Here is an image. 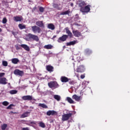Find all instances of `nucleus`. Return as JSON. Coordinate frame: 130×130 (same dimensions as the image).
I'll return each instance as SVG.
<instances>
[{"mask_svg": "<svg viewBox=\"0 0 130 130\" xmlns=\"http://www.w3.org/2000/svg\"><path fill=\"white\" fill-rule=\"evenodd\" d=\"M30 112H25V113H23V114L21 116V118H24L25 117H27L30 115Z\"/></svg>", "mask_w": 130, "mask_h": 130, "instance_id": "a211bd4d", "label": "nucleus"}, {"mask_svg": "<svg viewBox=\"0 0 130 130\" xmlns=\"http://www.w3.org/2000/svg\"><path fill=\"white\" fill-rule=\"evenodd\" d=\"M2 104L5 106H7L9 105V103H8V102L5 101L2 103Z\"/></svg>", "mask_w": 130, "mask_h": 130, "instance_id": "58836bf2", "label": "nucleus"}, {"mask_svg": "<svg viewBox=\"0 0 130 130\" xmlns=\"http://www.w3.org/2000/svg\"><path fill=\"white\" fill-rule=\"evenodd\" d=\"M18 92L17 90H15L13 89L12 90H10V93L11 94H16Z\"/></svg>", "mask_w": 130, "mask_h": 130, "instance_id": "f704fd0d", "label": "nucleus"}, {"mask_svg": "<svg viewBox=\"0 0 130 130\" xmlns=\"http://www.w3.org/2000/svg\"><path fill=\"white\" fill-rule=\"evenodd\" d=\"M7 81L8 79L6 77L0 78V84L6 85L8 83Z\"/></svg>", "mask_w": 130, "mask_h": 130, "instance_id": "ddd939ff", "label": "nucleus"}, {"mask_svg": "<svg viewBox=\"0 0 130 130\" xmlns=\"http://www.w3.org/2000/svg\"><path fill=\"white\" fill-rule=\"evenodd\" d=\"M72 33H73V35L75 37L79 38L82 37V33L78 30H72Z\"/></svg>", "mask_w": 130, "mask_h": 130, "instance_id": "6e6552de", "label": "nucleus"}, {"mask_svg": "<svg viewBox=\"0 0 130 130\" xmlns=\"http://www.w3.org/2000/svg\"><path fill=\"white\" fill-rule=\"evenodd\" d=\"M85 71V67L83 65H80L76 69V72L78 73H83Z\"/></svg>", "mask_w": 130, "mask_h": 130, "instance_id": "1a4fd4ad", "label": "nucleus"}, {"mask_svg": "<svg viewBox=\"0 0 130 130\" xmlns=\"http://www.w3.org/2000/svg\"><path fill=\"white\" fill-rule=\"evenodd\" d=\"M90 7H91V6L90 5H88L85 6V7L80 8V12H81L82 13H88L90 11Z\"/></svg>", "mask_w": 130, "mask_h": 130, "instance_id": "20e7f679", "label": "nucleus"}, {"mask_svg": "<svg viewBox=\"0 0 130 130\" xmlns=\"http://www.w3.org/2000/svg\"><path fill=\"white\" fill-rule=\"evenodd\" d=\"M8 125L7 124H4L1 126V128L2 130H6V128L7 127Z\"/></svg>", "mask_w": 130, "mask_h": 130, "instance_id": "72a5a7b5", "label": "nucleus"}, {"mask_svg": "<svg viewBox=\"0 0 130 130\" xmlns=\"http://www.w3.org/2000/svg\"><path fill=\"white\" fill-rule=\"evenodd\" d=\"M39 106L44 109H48V107L45 104H39Z\"/></svg>", "mask_w": 130, "mask_h": 130, "instance_id": "c756f323", "label": "nucleus"}, {"mask_svg": "<svg viewBox=\"0 0 130 130\" xmlns=\"http://www.w3.org/2000/svg\"><path fill=\"white\" fill-rule=\"evenodd\" d=\"M22 130H29L28 127L23 128Z\"/></svg>", "mask_w": 130, "mask_h": 130, "instance_id": "09e8293b", "label": "nucleus"}, {"mask_svg": "<svg viewBox=\"0 0 130 130\" xmlns=\"http://www.w3.org/2000/svg\"><path fill=\"white\" fill-rule=\"evenodd\" d=\"M26 124L30 126H32V125L36 124V122L34 121H31L30 120V121H26Z\"/></svg>", "mask_w": 130, "mask_h": 130, "instance_id": "4be33fe9", "label": "nucleus"}, {"mask_svg": "<svg viewBox=\"0 0 130 130\" xmlns=\"http://www.w3.org/2000/svg\"><path fill=\"white\" fill-rule=\"evenodd\" d=\"M19 62V60L17 58L12 59V62L15 64H17Z\"/></svg>", "mask_w": 130, "mask_h": 130, "instance_id": "5701e85b", "label": "nucleus"}, {"mask_svg": "<svg viewBox=\"0 0 130 130\" xmlns=\"http://www.w3.org/2000/svg\"><path fill=\"white\" fill-rule=\"evenodd\" d=\"M39 124V126L42 128H45L46 127V125L45 124V123L42 122H40Z\"/></svg>", "mask_w": 130, "mask_h": 130, "instance_id": "473e14b6", "label": "nucleus"}, {"mask_svg": "<svg viewBox=\"0 0 130 130\" xmlns=\"http://www.w3.org/2000/svg\"><path fill=\"white\" fill-rule=\"evenodd\" d=\"M20 46L23 48L25 50L27 51H30V48L28 45L26 44H21Z\"/></svg>", "mask_w": 130, "mask_h": 130, "instance_id": "f3484780", "label": "nucleus"}, {"mask_svg": "<svg viewBox=\"0 0 130 130\" xmlns=\"http://www.w3.org/2000/svg\"><path fill=\"white\" fill-rule=\"evenodd\" d=\"M72 113H69V114H66L62 115V121H68L70 118L72 117Z\"/></svg>", "mask_w": 130, "mask_h": 130, "instance_id": "423d86ee", "label": "nucleus"}, {"mask_svg": "<svg viewBox=\"0 0 130 130\" xmlns=\"http://www.w3.org/2000/svg\"><path fill=\"white\" fill-rule=\"evenodd\" d=\"M10 113L16 114H17L18 113H17L16 112H12V111H11V112H10Z\"/></svg>", "mask_w": 130, "mask_h": 130, "instance_id": "de8ad7c7", "label": "nucleus"}, {"mask_svg": "<svg viewBox=\"0 0 130 130\" xmlns=\"http://www.w3.org/2000/svg\"><path fill=\"white\" fill-rule=\"evenodd\" d=\"M65 30H66V34L67 35H63L62 36L59 37V38L57 40V42L59 43H61L62 42H65L67 41L69 37H70V38H72L73 37V34L72 32L68 29V28H65Z\"/></svg>", "mask_w": 130, "mask_h": 130, "instance_id": "f257e3e1", "label": "nucleus"}, {"mask_svg": "<svg viewBox=\"0 0 130 130\" xmlns=\"http://www.w3.org/2000/svg\"><path fill=\"white\" fill-rule=\"evenodd\" d=\"M72 99H74L76 101L80 102L82 99L81 96H78L77 94H74L72 95Z\"/></svg>", "mask_w": 130, "mask_h": 130, "instance_id": "2eb2a0df", "label": "nucleus"}, {"mask_svg": "<svg viewBox=\"0 0 130 130\" xmlns=\"http://www.w3.org/2000/svg\"><path fill=\"white\" fill-rule=\"evenodd\" d=\"M25 40L29 42H31L32 41L39 42V39L38 36L29 33L26 35Z\"/></svg>", "mask_w": 130, "mask_h": 130, "instance_id": "f03ea898", "label": "nucleus"}, {"mask_svg": "<svg viewBox=\"0 0 130 130\" xmlns=\"http://www.w3.org/2000/svg\"><path fill=\"white\" fill-rule=\"evenodd\" d=\"M23 19L22 16H15L14 17V21L15 22H19V21H21Z\"/></svg>", "mask_w": 130, "mask_h": 130, "instance_id": "6ab92c4d", "label": "nucleus"}, {"mask_svg": "<svg viewBox=\"0 0 130 130\" xmlns=\"http://www.w3.org/2000/svg\"><path fill=\"white\" fill-rule=\"evenodd\" d=\"M3 24H6L7 22V19L6 17H4L3 19Z\"/></svg>", "mask_w": 130, "mask_h": 130, "instance_id": "ea45409f", "label": "nucleus"}, {"mask_svg": "<svg viewBox=\"0 0 130 130\" xmlns=\"http://www.w3.org/2000/svg\"><path fill=\"white\" fill-rule=\"evenodd\" d=\"M57 114V112H56V111H48V112H47V115L48 116H54L55 115Z\"/></svg>", "mask_w": 130, "mask_h": 130, "instance_id": "dca6fc26", "label": "nucleus"}, {"mask_svg": "<svg viewBox=\"0 0 130 130\" xmlns=\"http://www.w3.org/2000/svg\"><path fill=\"white\" fill-rule=\"evenodd\" d=\"M11 32L14 36H17V35L18 34V32H15V31H12Z\"/></svg>", "mask_w": 130, "mask_h": 130, "instance_id": "a19ab883", "label": "nucleus"}, {"mask_svg": "<svg viewBox=\"0 0 130 130\" xmlns=\"http://www.w3.org/2000/svg\"><path fill=\"white\" fill-rule=\"evenodd\" d=\"M56 37V36H54L53 38H55Z\"/></svg>", "mask_w": 130, "mask_h": 130, "instance_id": "603ef678", "label": "nucleus"}, {"mask_svg": "<svg viewBox=\"0 0 130 130\" xmlns=\"http://www.w3.org/2000/svg\"><path fill=\"white\" fill-rule=\"evenodd\" d=\"M9 84L10 85V83H9Z\"/></svg>", "mask_w": 130, "mask_h": 130, "instance_id": "864d4df0", "label": "nucleus"}, {"mask_svg": "<svg viewBox=\"0 0 130 130\" xmlns=\"http://www.w3.org/2000/svg\"><path fill=\"white\" fill-rule=\"evenodd\" d=\"M66 100H67L68 103H70L71 104H73L75 103V102L72 100V99H71V98H69V96H67Z\"/></svg>", "mask_w": 130, "mask_h": 130, "instance_id": "b1692460", "label": "nucleus"}, {"mask_svg": "<svg viewBox=\"0 0 130 130\" xmlns=\"http://www.w3.org/2000/svg\"><path fill=\"white\" fill-rule=\"evenodd\" d=\"M36 24L40 27H44V24L43 21H39L36 22Z\"/></svg>", "mask_w": 130, "mask_h": 130, "instance_id": "aec40b11", "label": "nucleus"}, {"mask_svg": "<svg viewBox=\"0 0 130 130\" xmlns=\"http://www.w3.org/2000/svg\"><path fill=\"white\" fill-rule=\"evenodd\" d=\"M46 70L47 71L51 73L54 71V67L51 65H47L46 66Z\"/></svg>", "mask_w": 130, "mask_h": 130, "instance_id": "4468645a", "label": "nucleus"}, {"mask_svg": "<svg viewBox=\"0 0 130 130\" xmlns=\"http://www.w3.org/2000/svg\"><path fill=\"white\" fill-rule=\"evenodd\" d=\"M76 42L77 41L74 40L73 41H70L69 42H67V43H66V46H70L75 45L76 44Z\"/></svg>", "mask_w": 130, "mask_h": 130, "instance_id": "412c9836", "label": "nucleus"}, {"mask_svg": "<svg viewBox=\"0 0 130 130\" xmlns=\"http://www.w3.org/2000/svg\"><path fill=\"white\" fill-rule=\"evenodd\" d=\"M54 98L57 101H60L61 99L60 95H58V94H55Z\"/></svg>", "mask_w": 130, "mask_h": 130, "instance_id": "2f4dec72", "label": "nucleus"}, {"mask_svg": "<svg viewBox=\"0 0 130 130\" xmlns=\"http://www.w3.org/2000/svg\"><path fill=\"white\" fill-rule=\"evenodd\" d=\"M5 75V73H0V78L3 77Z\"/></svg>", "mask_w": 130, "mask_h": 130, "instance_id": "79ce46f5", "label": "nucleus"}, {"mask_svg": "<svg viewBox=\"0 0 130 130\" xmlns=\"http://www.w3.org/2000/svg\"><path fill=\"white\" fill-rule=\"evenodd\" d=\"M53 46L51 44H48L44 46V48L46 49H52Z\"/></svg>", "mask_w": 130, "mask_h": 130, "instance_id": "c85d7f7f", "label": "nucleus"}, {"mask_svg": "<svg viewBox=\"0 0 130 130\" xmlns=\"http://www.w3.org/2000/svg\"><path fill=\"white\" fill-rule=\"evenodd\" d=\"M3 65L4 67H7L8 66V62L6 60L3 61Z\"/></svg>", "mask_w": 130, "mask_h": 130, "instance_id": "4c0bfd02", "label": "nucleus"}, {"mask_svg": "<svg viewBox=\"0 0 130 130\" xmlns=\"http://www.w3.org/2000/svg\"><path fill=\"white\" fill-rule=\"evenodd\" d=\"M70 13H71V11L70 10H67V11H65L64 12H62L60 13V14H59V12H58V13L56 14V16L59 17L60 15H62V16L67 15H69Z\"/></svg>", "mask_w": 130, "mask_h": 130, "instance_id": "9d476101", "label": "nucleus"}, {"mask_svg": "<svg viewBox=\"0 0 130 130\" xmlns=\"http://www.w3.org/2000/svg\"><path fill=\"white\" fill-rule=\"evenodd\" d=\"M70 5H71V7H73V5H74V4L73 3H71V4H70Z\"/></svg>", "mask_w": 130, "mask_h": 130, "instance_id": "3c124183", "label": "nucleus"}, {"mask_svg": "<svg viewBox=\"0 0 130 130\" xmlns=\"http://www.w3.org/2000/svg\"><path fill=\"white\" fill-rule=\"evenodd\" d=\"M39 10L41 13H43L44 12V8L41 6L39 7Z\"/></svg>", "mask_w": 130, "mask_h": 130, "instance_id": "e433bc0d", "label": "nucleus"}, {"mask_svg": "<svg viewBox=\"0 0 130 130\" xmlns=\"http://www.w3.org/2000/svg\"><path fill=\"white\" fill-rule=\"evenodd\" d=\"M71 79H69L68 77L66 76H61V78H60V80H61L62 83L68 82Z\"/></svg>", "mask_w": 130, "mask_h": 130, "instance_id": "f8f14e48", "label": "nucleus"}, {"mask_svg": "<svg viewBox=\"0 0 130 130\" xmlns=\"http://www.w3.org/2000/svg\"><path fill=\"white\" fill-rule=\"evenodd\" d=\"M18 27L21 30L26 29V25L22 23L19 24Z\"/></svg>", "mask_w": 130, "mask_h": 130, "instance_id": "cd10ccee", "label": "nucleus"}, {"mask_svg": "<svg viewBox=\"0 0 130 130\" xmlns=\"http://www.w3.org/2000/svg\"><path fill=\"white\" fill-rule=\"evenodd\" d=\"M3 31L2 29L0 27V32H2Z\"/></svg>", "mask_w": 130, "mask_h": 130, "instance_id": "8fccbe9b", "label": "nucleus"}, {"mask_svg": "<svg viewBox=\"0 0 130 130\" xmlns=\"http://www.w3.org/2000/svg\"><path fill=\"white\" fill-rule=\"evenodd\" d=\"M74 84H75V81H74V80H72L71 81H69V84L74 85Z\"/></svg>", "mask_w": 130, "mask_h": 130, "instance_id": "37998d69", "label": "nucleus"}, {"mask_svg": "<svg viewBox=\"0 0 130 130\" xmlns=\"http://www.w3.org/2000/svg\"><path fill=\"white\" fill-rule=\"evenodd\" d=\"M80 78H81V79L85 78V75H81V76H80Z\"/></svg>", "mask_w": 130, "mask_h": 130, "instance_id": "49530a36", "label": "nucleus"}, {"mask_svg": "<svg viewBox=\"0 0 130 130\" xmlns=\"http://www.w3.org/2000/svg\"><path fill=\"white\" fill-rule=\"evenodd\" d=\"M14 74L15 75L19 76L20 77H22L24 75V71H21L19 69H16L14 71Z\"/></svg>", "mask_w": 130, "mask_h": 130, "instance_id": "0eeeda50", "label": "nucleus"}, {"mask_svg": "<svg viewBox=\"0 0 130 130\" xmlns=\"http://www.w3.org/2000/svg\"><path fill=\"white\" fill-rule=\"evenodd\" d=\"M16 49L17 50H20V47H19L18 45H16L15 46Z\"/></svg>", "mask_w": 130, "mask_h": 130, "instance_id": "c03bdc74", "label": "nucleus"}, {"mask_svg": "<svg viewBox=\"0 0 130 130\" xmlns=\"http://www.w3.org/2000/svg\"><path fill=\"white\" fill-rule=\"evenodd\" d=\"M84 53H85L86 55H90L92 53V51L89 49H86L84 50Z\"/></svg>", "mask_w": 130, "mask_h": 130, "instance_id": "bb28decb", "label": "nucleus"}, {"mask_svg": "<svg viewBox=\"0 0 130 130\" xmlns=\"http://www.w3.org/2000/svg\"><path fill=\"white\" fill-rule=\"evenodd\" d=\"M48 86L52 89H56L59 87L58 83H57V81H50L48 84Z\"/></svg>", "mask_w": 130, "mask_h": 130, "instance_id": "7ed1b4c3", "label": "nucleus"}, {"mask_svg": "<svg viewBox=\"0 0 130 130\" xmlns=\"http://www.w3.org/2000/svg\"><path fill=\"white\" fill-rule=\"evenodd\" d=\"M48 27L49 29H50L51 30H54L55 29V25L52 23H50L48 25Z\"/></svg>", "mask_w": 130, "mask_h": 130, "instance_id": "a878e982", "label": "nucleus"}, {"mask_svg": "<svg viewBox=\"0 0 130 130\" xmlns=\"http://www.w3.org/2000/svg\"><path fill=\"white\" fill-rule=\"evenodd\" d=\"M31 28H32V31L35 34H36V33L40 34V32L42 31V29L40 28V27L37 25L32 26Z\"/></svg>", "mask_w": 130, "mask_h": 130, "instance_id": "39448f33", "label": "nucleus"}, {"mask_svg": "<svg viewBox=\"0 0 130 130\" xmlns=\"http://www.w3.org/2000/svg\"><path fill=\"white\" fill-rule=\"evenodd\" d=\"M14 105H13V104H11V105H10V106H8L7 108V109H9V110H12L13 109V108H12V107H14Z\"/></svg>", "mask_w": 130, "mask_h": 130, "instance_id": "c9c22d12", "label": "nucleus"}, {"mask_svg": "<svg viewBox=\"0 0 130 130\" xmlns=\"http://www.w3.org/2000/svg\"><path fill=\"white\" fill-rule=\"evenodd\" d=\"M86 5V4L85 2H81V3H79V7L84 8Z\"/></svg>", "mask_w": 130, "mask_h": 130, "instance_id": "7c9ffc66", "label": "nucleus"}, {"mask_svg": "<svg viewBox=\"0 0 130 130\" xmlns=\"http://www.w3.org/2000/svg\"><path fill=\"white\" fill-rule=\"evenodd\" d=\"M37 6H36L34 8H33L32 11L35 12L37 10Z\"/></svg>", "mask_w": 130, "mask_h": 130, "instance_id": "a18cd8bd", "label": "nucleus"}, {"mask_svg": "<svg viewBox=\"0 0 130 130\" xmlns=\"http://www.w3.org/2000/svg\"><path fill=\"white\" fill-rule=\"evenodd\" d=\"M22 99L24 101H31L33 100L32 95H24L22 97Z\"/></svg>", "mask_w": 130, "mask_h": 130, "instance_id": "9b49d317", "label": "nucleus"}, {"mask_svg": "<svg viewBox=\"0 0 130 130\" xmlns=\"http://www.w3.org/2000/svg\"><path fill=\"white\" fill-rule=\"evenodd\" d=\"M52 7L54 9H56L57 10H61V8L59 7L58 4L53 3V5H52Z\"/></svg>", "mask_w": 130, "mask_h": 130, "instance_id": "393cba45", "label": "nucleus"}]
</instances>
